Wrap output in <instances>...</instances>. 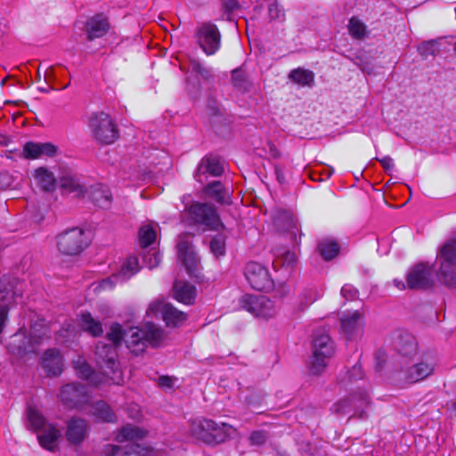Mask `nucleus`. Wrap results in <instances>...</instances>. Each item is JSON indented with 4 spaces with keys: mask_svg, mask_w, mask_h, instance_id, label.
Masks as SVG:
<instances>
[{
    "mask_svg": "<svg viewBox=\"0 0 456 456\" xmlns=\"http://www.w3.org/2000/svg\"><path fill=\"white\" fill-rule=\"evenodd\" d=\"M363 321L362 314L355 310L354 312L343 313L340 317L341 332L349 339L362 334Z\"/></svg>",
    "mask_w": 456,
    "mask_h": 456,
    "instance_id": "20",
    "label": "nucleus"
},
{
    "mask_svg": "<svg viewBox=\"0 0 456 456\" xmlns=\"http://www.w3.org/2000/svg\"><path fill=\"white\" fill-rule=\"evenodd\" d=\"M125 330L121 327V325L115 323L111 326L110 331L108 333V340L110 341V345H113L117 347V346L121 342V340L125 341Z\"/></svg>",
    "mask_w": 456,
    "mask_h": 456,
    "instance_id": "46",
    "label": "nucleus"
},
{
    "mask_svg": "<svg viewBox=\"0 0 456 456\" xmlns=\"http://www.w3.org/2000/svg\"><path fill=\"white\" fill-rule=\"evenodd\" d=\"M269 433L265 430H255L248 436L249 444L252 446H261L269 439Z\"/></svg>",
    "mask_w": 456,
    "mask_h": 456,
    "instance_id": "48",
    "label": "nucleus"
},
{
    "mask_svg": "<svg viewBox=\"0 0 456 456\" xmlns=\"http://www.w3.org/2000/svg\"><path fill=\"white\" fill-rule=\"evenodd\" d=\"M347 374L350 381L362 380L363 378L362 366L357 364L354 365Z\"/></svg>",
    "mask_w": 456,
    "mask_h": 456,
    "instance_id": "55",
    "label": "nucleus"
},
{
    "mask_svg": "<svg viewBox=\"0 0 456 456\" xmlns=\"http://www.w3.org/2000/svg\"><path fill=\"white\" fill-rule=\"evenodd\" d=\"M203 192L208 198L215 200L216 202L224 205L231 203V192L219 181H214L207 184Z\"/></svg>",
    "mask_w": 456,
    "mask_h": 456,
    "instance_id": "28",
    "label": "nucleus"
},
{
    "mask_svg": "<svg viewBox=\"0 0 456 456\" xmlns=\"http://www.w3.org/2000/svg\"><path fill=\"white\" fill-rule=\"evenodd\" d=\"M174 297L185 305H191L196 296V289L193 285L183 281H175L173 287Z\"/></svg>",
    "mask_w": 456,
    "mask_h": 456,
    "instance_id": "29",
    "label": "nucleus"
},
{
    "mask_svg": "<svg viewBox=\"0 0 456 456\" xmlns=\"http://www.w3.org/2000/svg\"><path fill=\"white\" fill-rule=\"evenodd\" d=\"M244 275L256 290L269 291L273 288V281L265 266L257 262H249L245 266Z\"/></svg>",
    "mask_w": 456,
    "mask_h": 456,
    "instance_id": "13",
    "label": "nucleus"
},
{
    "mask_svg": "<svg viewBox=\"0 0 456 456\" xmlns=\"http://www.w3.org/2000/svg\"><path fill=\"white\" fill-rule=\"evenodd\" d=\"M317 250L324 260L329 261L338 256L340 246L334 239L323 238L319 241Z\"/></svg>",
    "mask_w": 456,
    "mask_h": 456,
    "instance_id": "38",
    "label": "nucleus"
},
{
    "mask_svg": "<svg viewBox=\"0 0 456 456\" xmlns=\"http://www.w3.org/2000/svg\"><path fill=\"white\" fill-rule=\"evenodd\" d=\"M90 413L103 422H116L117 417L110 406L104 401L92 404Z\"/></svg>",
    "mask_w": 456,
    "mask_h": 456,
    "instance_id": "35",
    "label": "nucleus"
},
{
    "mask_svg": "<svg viewBox=\"0 0 456 456\" xmlns=\"http://www.w3.org/2000/svg\"><path fill=\"white\" fill-rule=\"evenodd\" d=\"M225 424L220 427L212 419H199L191 423L192 436L207 444L224 442L227 436L224 431Z\"/></svg>",
    "mask_w": 456,
    "mask_h": 456,
    "instance_id": "10",
    "label": "nucleus"
},
{
    "mask_svg": "<svg viewBox=\"0 0 456 456\" xmlns=\"http://www.w3.org/2000/svg\"><path fill=\"white\" fill-rule=\"evenodd\" d=\"M139 261L136 256H130L122 264L118 273L102 281L100 286L106 289H112L117 283H123L129 280L139 271Z\"/></svg>",
    "mask_w": 456,
    "mask_h": 456,
    "instance_id": "17",
    "label": "nucleus"
},
{
    "mask_svg": "<svg viewBox=\"0 0 456 456\" xmlns=\"http://www.w3.org/2000/svg\"><path fill=\"white\" fill-rule=\"evenodd\" d=\"M176 381V379L168 377V376H160L159 378L158 383L160 387L163 388H172Z\"/></svg>",
    "mask_w": 456,
    "mask_h": 456,
    "instance_id": "57",
    "label": "nucleus"
},
{
    "mask_svg": "<svg viewBox=\"0 0 456 456\" xmlns=\"http://www.w3.org/2000/svg\"><path fill=\"white\" fill-rule=\"evenodd\" d=\"M125 343L134 354L142 353L145 348L144 329L130 327L125 330Z\"/></svg>",
    "mask_w": 456,
    "mask_h": 456,
    "instance_id": "26",
    "label": "nucleus"
},
{
    "mask_svg": "<svg viewBox=\"0 0 456 456\" xmlns=\"http://www.w3.org/2000/svg\"><path fill=\"white\" fill-rule=\"evenodd\" d=\"M240 8V4L239 2H222L221 10L223 14L221 15V19L232 20L233 19V12Z\"/></svg>",
    "mask_w": 456,
    "mask_h": 456,
    "instance_id": "49",
    "label": "nucleus"
},
{
    "mask_svg": "<svg viewBox=\"0 0 456 456\" xmlns=\"http://www.w3.org/2000/svg\"><path fill=\"white\" fill-rule=\"evenodd\" d=\"M440 52V41L432 39L422 42L418 45V53L425 59L429 56H436Z\"/></svg>",
    "mask_w": 456,
    "mask_h": 456,
    "instance_id": "42",
    "label": "nucleus"
},
{
    "mask_svg": "<svg viewBox=\"0 0 456 456\" xmlns=\"http://www.w3.org/2000/svg\"><path fill=\"white\" fill-rule=\"evenodd\" d=\"M240 305L242 309L258 318L269 319L274 317L277 314V306L274 301L263 295H244L240 299Z\"/></svg>",
    "mask_w": 456,
    "mask_h": 456,
    "instance_id": "9",
    "label": "nucleus"
},
{
    "mask_svg": "<svg viewBox=\"0 0 456 456\" xmlns=\"http://www.w3.org/2000/svg\"><path fill=\"white\" fill-rule=\"evenodd\" d=\"M58 148L51 142H28L23 147V157L25 159H36L44 157H53Z\"/></svg>",
    "mask_w": 456,
    "mask_h": 456,
    "instance_id": "23",
    "label": "nucleus"
},
{
    "mask_svg": "<svg viewBox=\"0 0 456 456\" xmlns=\"http://www.w3.org/2000/svg\"><path fill=\"white\" fill-rule=\"evenodd\" d=\"M436 262L447 265H456V240H449L438 250Z\"/></svg>",
    "mask_w": 456,
    "mask_h": 456,
    "instance_id": "33",
    "label": "nucleus"
},
{
    "mask_svg": "<svg viewBox=\"0 0 456 456\" xmlns=\"http://www.w3.org/2000/svg\"><path fill=\"white\" fill-rule=\"evenodd\" d=\"M110 28V18L104 12L89 16L85 23V31L86 38L89 41L103 37L109 32Z\"/></svg>",
    "mask_w": 456,
    "mask_h": 456,
    "instance_id": "19",
    "label": "nucleus"
},
{
    "mask_svg": "<svg viewBox=\"0 0 456 456\" xmlns=\"http://www.w3.org/2000/svg\"><path fill=\"white\" fill-rule=\"evenodd\" d=\"M394 284L399 289H404L407 287V283L405 284L403 281H399L397 279L394 280Z\"/></svg>",
    "mask_w": 456,
    "mask_h": 456,
    "instance_id": "62",
    "label": "nucleus"
},
{
    "mask_svg": "<svg viewBox=\"0 0 456 456\" xmlns=\"http://www.w3.org/2000/svg\"><path fill=\"white\" fill-rule=\"evenodd\" d=\"M90 425L88 421L80 417H72L66 423L65 436L72 445L81 444L88 436Z\"/></svg>",
    "mask_w": 456,
    "mask_h": 456,
    "instance_id": "18",
    "label": "nucleus"
},
{
    "mask_svg": "<svg viewBox=\"0 0 456 456\" xmlns=\"http://www.w3.org/2000/svg\"><path fill=\"white\" fill-rule=\"evenodd\" d=\"M211 252L216 256H222L225 254V240L221 235L215 236L209 245Z\"/></svg>",
    "mask_w": 456,
    "mask_h": 456,
    "instance_id": "47",
    "label": "nucleus"
},
{
    "mask_svg": "<svg viewBox=\"0 0 456 456\" xmlns=\"http://www.w3.org/2000/svg\"><path fill=\"white\" fill-rule=\"evenodd\" d=\"M270 152L274 159L281 157V152L277 150L273 143H269Z\"/></svg>",
    "mask_w": 456,
    "mask_h": 456,
    "instance_id": "61",
    "label": "nucleus"
},
{
    "mask_svg": "<svg viewBox=\"0 0 456 456\" xmlns=\"http://www.w3.org/2000/svg\"><path fill=\"white\" fill-rule=\"evenodd\" d=\"M407 288L410 289H428L434 284L432 265L419 263L412 266L406 275Z\"/></svg>",
    "mask_w": 456,
    "mask_h": 456,
    "instance_id": "15",
    "label": "nucleus"
},
{
    "mask_svg": "<svg viewBox=\"0 0 456 456\" xmlns=\"http://www.w3.org/2000/svg\"><path fill=\"white\" fill-rule=\"evenodd\" d=\"M289 78L301 86H312L314 84V73L303 68L292 69Z\"/></svg>",
    "mask_w": 456,
    "mask_h": 456,
    "instance_id": "41",
    "label": "nucleus"
},
{
    "mask_svg": "<svg viewBox=\"0 0 456 456\" xmlns=\"http://www.w3.org/2000/svg\"><path fill=\"white\" fill-rule=\"evenodd\" d=\"M275 175H276L277 180L279 181L280 183H283L285 182V175H284L281 168L276 167H275Z\"/></svg>",
    "mask_w": 456,
    "mask_h": 456,
    "instance_id": "60",
    "label": "nucleus"
},
{
    "mask_svg": "<svg viewBox=\"0 0 456 456\" xmlns=\"http://www.w3.org/2000/svg\"><path fill=\"white\" fill-rule=\"evenodd\" d=\"M395 348L398 355L395 359V364L402 362H408V359H412L417 354V342L415 338L409 333L400 335L395 342Z\"/></svg>",
    "mask_w": 456,
    "mask_h": 456,
    "instance_id": "22",
    "label": "nucleus"
},
{
    "mask_svg": "<svg viewBox=\"0 0 456 456\" xmlns=\"http://www.w3.org/2000/svg\"><path fill=\"white\" fill-rule=\"evenodd\" d=\"M60 185L66 191L74 193L77 197L85 195V186L81 183L79 177L70 170L62 172Z\"/></svg>",
    "mask_w": 456,
    "mask_h": 456,
    "instance_id": "27",
    "label": "nucleus"
},
{
    "mask_svg": "<svg viewBox=\"0 0 456 456\" xmlns=\"http://www.w3.org/2000/svg\"><path fill=\"white\" fill-rule=\"evenodd\" d=\"M178 258L183 263L189 274H194L197 271L199 259L192 245V235L183 233L177 240Z\"/></svg>",
    "mask_w": 456,
    "mask_h": 456,
    "instance_id": "16",
    "label": "nucleus"
},
{
    "mask_svg": "<svg viewBox=\"0 0 456 456\" xmlns=\"http://www.w3.org/2000/svg\"><path fill=\"white\" fill-rule=\"evenodd\" d=\"M313 354L309 371L312 375L322 374L335 354L334 343L326 333H316L312 345Z\"/></svg>",
    "mask_w": 456,
    "mask_h": 456,
    "instance_id": "3",
    "label": "nucleus"
},
{
    "mask_svg": "<svg viewBox=\"0 0 456 456\" xmlns=\"http://www.w3.org/2000/svg\"><path fill=\"white\" fill-rule=\"evenodd\" d=\"M147 432L136 426L127 424L119 429L116 436V440L118 443L125 441H133L135 439H142L146 436Z\"/></svg>",
    "mask_w": 456,
    "mask_h": 456,
    "instance_id": "39",
    "label": "nucleus"
},
{
    "mask_svg": "<svg viewBox=\"0 0 456 456\" xmlns=\"http://www.w3.org/2000/svg\"><path fill=\"white\" fill-rule=\"evenodd\" d=\"M138 236L140 245L142 248H147L155 241L156 231L151 224H146L140 228Z\"/></svg>",
    "mask_w": 456,
    "mask_h": 456,
    "instance_id": "43",
    "label": "nucleus"
},
{
    "mask_svg": "<svg viewBox=\"0 0 456 456\" xmlns=\"http://www.w3.org/2000/svg\"><path fill=\"white\" fill-rule=\"evenodd\" d=\"M269 17L272 20L283 21L285 20V12L283 8L278 2H273L269 5Z\"/></svg>",
    "mask_w": 456,
    "mask_h": 456,
    "instance_id": "52",
    "label": "nucleus"
},
{
    "mask_svg": "<svg viewBox=\"0 0 456 456\" xmlns=\"http://www.w3.org/2000/svg\"><path fill=\"white\" fill-rule=\"evenodd\" d=\"M148 316H158L161 314L163 321L168 327H178L183 324L187 318L185 313L177 310L171 304L158 299L151 302L146 312Z\"/></svg>",
    "mask_w": 456,
    "mask_h": 456,
    "instance_id": "12",
    "label": "nucleus"
},
{
    "mask_svg": "<svg viewBox=\"0 0 456 456\" xmlns=\"http://www.w3.org/2000/svg\"><path fill=\"white\" fill-rule=\"evenodd\" d=\"M355 64L362 70V71H367V72H370L369 70L366 69L365 67H363L361 63V59L359 57H356L355 58Z\"/></svg>",
    "mask_w": 456,
    "mask_h": 456,
    "instance_id": "64",
    "label": "nucleus"
},
{
    "mask_svg": "<svg viewBox=\"0 0 456 456\" xmlns=\"http://www.w3.org/2000/svg\"><path fill=\"white\" fill-rule=\"evenodd\" d=\"M72 363L79 379L87 380L94 386H98L104 381L103 373L95 372L83 357L78 356L76 360H73Z\"/></svg>",
    "mask_w": 456,
    "mask_h": 456,
    "instance_id": "25",
    "label": "nucleus"
},
{
    "mask_svg": "<svg viewBox=\"0 0 456 456\" xmlns=\"http://www.w3.org/2000/svg\"><path fill=\"white\" fill-rule=\"evenodd\" d=\"M150 450L148 447L142 446L139 444L131 443L121 447L119 456H148Z\"/></svg>",
    "mask_w": 456,
    "mask_h": 456,
    "instance_id": "44",
    "label": "nucleus"
},
{
    "mask_svg": "<svg viewBox=\"0 0 456 456\" xmlns=\"http://www.w3.org/2000/svg\"><path fill=\"white\" fill-rule=\"evenodd\" d=\"M232 81L234 87L241 91H247L248 81L245 71L241 69H236L232 72Z\"/></svg>",
    "mask_w": 456,
    "mask_h": 456,
    "instance_id": "45",
    "label": "nucleus"
},
{
    "mask_svg": "<svg viewBox=\"0 0 456 456\" xmlns=\"http://www.w3.org/2000/svg\"><path fill=\"white\" fill-rule=\"evenodd\" d=\"M90 198L94 204L102 208H109L112 200V195L108 186L103 184H95L92 186L90 190Z\"/></svg>",
    "mask_w": 456,
    "mask_h": 456,
    "instance_id": "32",
    "label": "nucleus"
},
{
    "mask_svg": "<svg viewBox=\"0 0 456 456\" xmlns=\"http://www.w3.org/2000/svg\"><path fill=\"white\" fill-rule=\"evenodd\" d=\"M297 255L295 252L286 251L281 256V265L288 268H292L297 262Z\"/></svg>",
    "mask_w": 456,
    "mask_h": 456,
    "instance_id": "54",
    "label": "nucleus"
},
{
    "mask_svg": "<svg viewBox=\"0 0 456 456\" xmlns=\"http://www.w3.org/2000/svg\"><path fill=\"white\" fill-rule=\"evenodd\" d=\"M25 425L27 429L37 434L38 444L43 449L50 452L60 450L61 429L57 423L48 421L36 406H27Z\"/></svg>",
    "mask_w": 456,
    "mask_h": 456,
    "instance_id": "1",
    "label": "nucleus"
},
{
    "mask_svg": "<svg viewBox=\"0 0 456 456\" xmlns=\"http://www.w3.org/2000/svg\"><path fill=\"white\" fill-rule=\"evenodd\" d=\"M340 293L346 300H354L358 297V290L350 284L344 285Z\"/></svg>",
    "mask_w": 456,
    "mask_h": 456,
    "instance_id": "53",
    "label": "nucleus"
},
{
    "mask_svg": "<svg viewBox=\"0 0 456 456\" xmlns=\"http://www.w3.org/2000/svg\"><path fill=\"white\" fill-rule=\"evenodd\" d=\"M160 260H161V258H160L159 254L156 253V252L146 256V261H148V265H149L150 268H153V267L157 266L159 264Z\"/></svg>",
    "mask_w": 456,
    "mask_h": 456,
    "instance_id": "59",
    "label": "nucleus"
},
{
    "mask_svg": "<svg viewBox=\"0 0 456 456\" xmlns=\"http://www.w3.org/2000/svg\"><path fill=\"white\" fill-rule=\"evenodd\" d=\"M358 388L359 390L349 397L334 403L330 409L331 411L339 416L352 413V416L358 415L359 419L365 418L364 410L370 403V397L365 388V382Z\"/></svg>",
    "mask_w": 456,
    "mask_h": 456,
    "instance_id": "4",
    "label": "nucleus"
},
{
    "mask_svg": "<svg viewBox=\"0 0 456 456\" xmlns=\"http://www.w3.org/2000/svg\"><path fill=\"white\" fill-rule=\"evenodd\" d=\"M197 42L207 55L215 54L221 46V34L216 24L201 23L196 30Z\"/></svg>",
    "mask_w": 456,
    "mask_h": 456,
    "instance_id": "11",
    "label": "nucleus"
},
{
    "mask_svg": "<svg viewBox=\"0 0 456 456\" xmlns=\"http://www.w3.org/2000/svg\"><path fill=\"white\" fill-rule=\"evenodd\" d=\"M58 250L65 256H77L87 246L85 232L80 228H72L56 237Z\"/></svg>",
    "mask_w": 456,
    "mask_h": 456,
    "instance_id": "7",
    "label": "nucleus"
},
{
    "mask_svg": "<svg viewBox=\"0 0 456 456\" xmlns=\"http://www.w3.org/2000/svg\"><path fill=\"white\" fill-rule=\"evenodd\" d=\"M438 265L437 277L439 281L449 289H456V265Z\"/></svg>",
    "mask_w": 456,
    "mask_h": 456,
    "instance_id": "36",
    "label": "nucleus"
},
{
    "mask_svg": "<svg viewBox=\"0 0 456 456\" xmlns=\"http://www.w3.org/2000/svg\"><path fill=\"white\" fill-rule=\"evenodd\" d=\"M94 138L101 144H111L118 137V130L111 117L105 112L94 113L89 119Z\"/></svg>",
    "mask_w": 456,
    "mask_h": 456,
    "instance_id": "6",
    "label": "nucleus"
},
{
    "mask_svg": "<svg viewBox=\"0 0 456 456\" xmlns=\"http://www.w3.org/2000/svg\"><path fill=\"white\" fill-rule=\"evenodd\" d=\"M191 69L196 74L200 75L202 79L209 81L213 79V73L209 68L203 66L199 61H193L191 63Z\"/></svg>",
    "mask_w": 456,
    "mask_h": 456,
    "instance_id": "50",
    "label": "nucleus"
},
{
    "mask_svg": "<svg viewBox=\"0 0 456 456\" xmlns=\"http://www.w3.org/2000/svg\"><path fill=\"white\" fill-rule=\"evenodd\" d=\"M60 395L61 402L71 409H82L91 399L86 387L78 383L63 386Z\"/></svg>",
    "mask_w": 456,
    "mask_h": 456,
    "instance_id": "14",
    "label": "nucleus"
},
{
    "mask_svg": "<svg viewBox=\"0 0 456 456\" xmlns=\"http://www.w3.org/2000/svg\"><path fill=\"white\" fill-rule=\"evenodd\" d=\"M121 446L115 444H106L102 456H119Z\"/></svg>",
    "mask_w": 456,
    "mask_h": 456,
    "instance_id": "56",
    "label": "nucleus"
},
{
    "mask_svg": "<svg viewBox=\"0 0 456 456\" xmlns=\"http://www.w3.org/2000/svg\"><path fill=\"white\" fill-rule=\"evenodd\" d=\"M96 362L102 370L104 376L115 383L120 379V368L117 361L118 351L116 346L104 341H99L95 348Z\"/></svg>",
    "mask_w": 456,
    "mask_h": 456,
    "instance_id": "5",
    "label": "nucleus"
},
{
    "mask_svg": "<svg viewBox=\"0 0 456 456\" xmlns=\"http://www.w3.org/2000/svg\"><path fill=\"white\" fill-rule=\"evenodd\" d=\"M224 173V167L220 159L216 156L209 155L203 158L198 166L194 175L195 179L203 183L206 180V175L212 176H220Z\"/></svg>",
    "mask_w": 456,
    "mask_h": 456,
    "instance_id": "21",
    "label": "nucleus"
},
{
    "mask_svg": "<svg viewBox=\"0 0 456 456\" xmlns=\"http://www.w3.org/2000/svg\"><path fill=\"white\" fill-rule=\"evenodd\" d=\"M377 160L381 164L382 167L387 171V172H390L394 169V167H395V164H394V160L391 157L389 156H385L381 159H378L377 158Z\"/></svg>",
    "mask_w": 456,
    "mask_h": 456,
    "instance_id": "58",
    "label": "nucleus"
},
{
    "mask_svg": "<svg viewBox=\"0 0 456 456\" xmlns=\"http://www.w3.org/2000/svg\"><path fill=\"white\" fill-rule=\"evenodd\" d=\"M346 27L348 34L354 40L362 41L367 38L370 34L366 24L357 16L351 17Z\"/></svg>",
    "mask_w": 456,
    "mask_h": 456,
    "instance_id": "37",
    "label": "nucleus"
},
{
    "mask_svg": "<svg viewBox=\"0 0 456 456\" xmlns=\"http://www.w3.org/2000/svg\"><path fill=\"white\" fill-rule=\"evenodd\" d=\"M319 297L318 293L314 289H305L300 296V306L302 309L306 308L308 305L316 301Z\"/></svg>",
    "mask_w": 456,
    "mask_h": 456,
    "instance_id": "51",
    "label": "nucleus"
},
{
    "mask_svg": "<svg viewBox=\"0 0 456 456\" xmlns=\"http://www.w3.org/2000/svg\"><path fill=\"white\" fill-rule=\"evenodd\" d=\"M79 324L84 331L93 337H99L103 332L102 322L94 319L89 312L81 313L79 315Z\"/></svg>",
    "mask_w": 456,
    "mask_h": 456,
    "instance_id": "34",
    "label": "nucleus"
},
{
    "mask_svg": "<svg viewBox=\"0 0 456 456\" xmlns=\"http://www.w3.org/2000/svg\"><path fill=\"white\" fill-rule=\"evenodd\" d=\"M184 218L189 224L200 225L203 231H218L223 227L216 208L209 203L193 202L186 209Z\"/></svg>",
    "mask_w": 456,
    "mask_h": 456,
    "instance_id": "2",
    "label": "nucleus"
},
{
    "mask_svg": "<svg viewBox=\"0 0 456 456\" xmlns=\"http://www.w3.org/2000/svg\"><path fill=\"white\" fill-rule=\"evenodd\" d=\"M143 329L145 346L150 344L151 346L156 347L162 343L165 338V332L162 329L151 322L146 323Z\"/></svg>",
    "mask_w": 456,
    "mask_h": 456,
    "instance_id": "40",
    "label": "nucleus"
},
{
    "mask_svg": "<svg viewBox=\"0 0 456 456\" xmlns=\"http://www.w3.org/2000/svg\"><path fill=\"white\" fill-rule=\"evenodd\" d=\"M383 358H384V354L379 353L378 355H377V364H376V369L380 370L382 369V365H381V362L379 361H383Z\"/></svg>",
    "mask_w": 456,
    "mask_h": 456,
    "instance_id": "63",
    "label": "nucleus"
},
{
    "mask_svg": "<svg viewBox=\"0 0 456 456\" xmlns=\"http://www.w3.org/2000/svg\"><path fill=\"white\" fill-rule=\"evenodd\" d=\"M33 177L36 184L45 191H53L56 188L54 174L47 167H40L34 171Z\"/></svg>",
    "mask_w": 456,
    "mask_h": 456,
    "instance_id": "30",
    "label": "nucleus"
},
{
    "mask_svg": "<svg viewBox=\"0 0 456 456\" xmlns=\"http://www.w3.org/2000/svg\"><path fill=\"white\" fill-rule=\"evenodd\" d=\"M41 365L48 376L60 375L63 370V360L59 350H46L42 356Z\"/></svg>",
    "mask_w": 456,
    "mask_h": 456,
    "instance_id": "24",
    "label": "nucleus"
},
{
    "mask_svg": "<svg viewBox=\"0 0 456 456\" xmlns=\"http://www.w3.org/2000/svg\"><path fill=\"white\" fill-rule=\"evenodd\" d=\"M412 359L408 362H402L395 366V372L397 379L408 383H416L430 376L434 371V364L427 361L411 363Z\"/></svg>",
    "mask_w": 456,
    "mask_h": 456,
    "instance_id": "8",
    "label": "nucleus"
},
{
    "mask_svg": "<svg viewBox=\"0 0 456 456\" xmlns=\"http://www.w3.org/2000/svg\"><path fill=\"white\" fill-rule=\"evenodd\" d=\"M276 225L289 233V239L295 244H297V232L298 231L297 221L288 212L282 211L277 214L275 217Z\"/></svg>",
    "mask_w": 456,
    "mask_h": 456,
    "instance_id": "31",
    "label": "nucleus"
}]
</instances>
